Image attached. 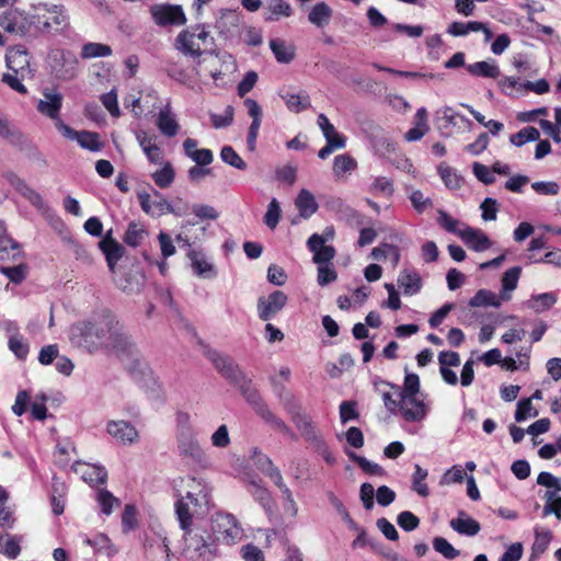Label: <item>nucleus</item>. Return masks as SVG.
Wrapping results in <instances>:
<instances>
[{
  "mask_svg": "<svg viewBox=\"0 0 561 561\" xmlns=\"http://www.w3.org/2000/svg\"><path fill=\"white\" fill-rule=\"evenodd\" d=\"M113 320L114 316L102 314L73 323L69 329L70 342L89 353L104 348Z\"/></svg>",
  "mask_w": 561,
  "mask_h": 561,
  "instance_id": "f257e3e1",
  "label": "nucleus"
},
{
  "mask_svg": "<svg viewBox=\"0 0 561 561\" xmlns=\"http://www.w3.org/2000/svg\"><path fill=\"white\" fill-rule=\"evenodd\" d=\"M272 382L279 401L290 415L295 426L300 431L302 437L314 445H323L322 436L312 422L311 416L304 410L300 401L284 385L277 383L274 379H272Z\"/></svg>",
  "mask_w": 561,
  "mask_h": 561,
  "instance_id": "f03ea898",
  "label": "nucleus"
},
{
  "mask_svg": "<svg viewBox=\"0 0 561 561\" xmlns=\"http://www.w3.org/2000/svg\"><path fill=\"white\" fill-rule=\"evenodd\" d=\"M272 382L279 401L290 415L295 426L300 431L302 437L314 445H323L322 436L312 422L311 416L304 410L300 401L284 385L277 383L274 379H272Z\"/></svg>",
  "mask_w": 561,
  "mask_h": 561,
  "instance_id": "7ed1b4c3",
  "label": "nucleus"
},
{
  "mask_svg": "<svg viewBox=\"0 0 561 561\" xmlns=\"http://www.w3.org/2000/svg\"><path fill=\"white\" fill-rule=\"evenodd\" d=\"M272 382L279 401L290 415L295 426L300 431L302 437L314 445H323L322 436L312 422L311 416L304 410L300 401L284 385L277 383L274 379H272Z\"/></svg>",
  "mask_w": 561,
  "mask_h": 561,
  "instance_id": "20e7f679",
  "label": "nucleus"
},
{
  "mask_svg": "<svg viewBox=\"0 0 561 561\" xmlns=\"http://www.w3.org/2000/svg\"><path fill=\"white\" fill-rule=\"evenodd\" d=\"M232 385L237 386L245 399V401L252 407L255 413L275 431L287 435L291 438H296L295 433L291 428L275 413L271 411L265 401L261 398L259 391L252 385V380L243 374L241 378L234 381Z\"/></svg>",
  "mask_w": 561,
  "mask_h": 561,
  "instance_id": "39448f33",
  "label": "nucleus"
},
{
  "mask_svg": "<svg viewBox=\"0 0 561 561\" xmlns=\"http://www.w3.org/2000/svg\"><path fill=\"white\" fill-rule=\"evenodd\" d=\"M5 64L9 72L2 75L1 81L15 92L26 94L23 81L33 78L27 50L22 46L10 47L5 54Z\"/></svg>",
  "mask_w": 561,
  "mask_h": 561,
  "instance_id": "423d86ee",
  "label": "nucleus"
},
{
  "mask_svg": "<svg viewBox=\"0 0 561 561\" xmlns=\"http://www.w3.org/2000/svg\"><path fill=\"white\" fill-rule=\"evenodd\" d=\"M35 35L61 34L70 26L67 9L62 4L38 2L33 4Z\"/></svg>",
  "mask_w": 561,
  "mask_h": 561,
  "instance_id": "0eeeda50",
  "label": "nucleus"
},
{
  "mask_svg": "<svg viewBox=\"0 0 561 561\" xmlns=\"http://www.w3.org/2000/svg\"><path fill=\"white\" fill-rule=\"evenodd\" d=\"M183 545L182 556L191 561H210L216 554V543L207 529L193 526L182 529Z\"/></svg>",
  "mask_w": 561,
  "mask_h": 561,
  "instance_id": "6e6552de",
  "label": "nucleus"
},
{
  "mask_svg": "<svg viewBox=\"0 0 561 561\" xmlns=\"http://www.w3.org/2000/svg\"><path fill=\"white\" fill-rule=\"evenodd\" d=\"M211 44L213 37L202 24L181 31L174 41L175 49L194 59L199 58Z\"/></svg>",
  "mask_w": 561,
  "mask_h": 561,
  "instance_id": "1a4fd4ad",
  "label": "nucleus"
},
{
  "mask_svg": "<svg viewBox=\"0 0 561 561\" xmlns=\"http://www.w3.org/2000/svg\"><path fill=\"white\" fill-rule=\"evenodd\" d=\"M176 442L180 454L194 460H202L205 456L201 447L187 413L181 412L176 416Z\"/></svg>",
  "mask_w": 561,
  "mask_h": 561,
  "instance_id": "9d476101",
  "label": "nucleus"
},
{
  "mask_svg": "<svg viewBox=\"0 0 561 561\" xmlns=\"http://www.w3.org/2000/svg\"><path fill=\"white\" fill-rule=\"evenodd\" d=\"M47 65L50 73L58 80H73L79 72V60L77 56L68 49L54 48L47 55Z\"/></svg>",
  "mask_w": 561,
  "mask_h": 561,
  "instance_id": "9b49d317",
  "label": "nucleus"
},
{
  "mask_svg": "<svg viewBox=\"0 0 561 561\" xmlns=\"http://www.w3.org/2000/svg\"><path fill=\"white\" fill-rule=\"evenodd\" d=\"M104 348L114 352L122 358L133 357L137 353L136 345L131 341L124 325L115 317Z\"/></svg>",
  "mask_w": 561,
  "mask_h": 561,
  "instance_id": "f8f14e48",
  "label": "nucleus"
},
{
  "mask_svg": "<svg viewBox=\"0 0 561 561\" xmlns=\"http://www.w3.org/2000/svg\"><path fill=\"white\" fill-rule=\"evenodd\" d=\"M213 530L217 539L226 545H234L243 538V529L231 514H218L214 519Z\"/></svg>",
  "mask_w": 561,
  "mask_h": 561,
  "instance_id": "ddd939ff",
  "label": "nucleus"
},
{
  "mask_svg": "<svg viewBox=\"0 0 561 561\" xmlns=\"http://www.w3.org/2000/svg\"><path fill=\"white\" fill-rule=\"evenodd\" d=\"M399 398L398 411L408 422L422 421L427 414L423 394H396Z\"/></svg>",
  "mask_w": 561,
  "mask_h": 561,
  "instance_id": "4468645a",
  "label": "nucleus"
},
{
  "mask_svg": "<svg viewBox=\"0 0 561 561\" xmlns=\"http://www.w3.org/2000/svg\"><path fill=\"white\" fill-rule=\"evenodd\" d=\"M204 354L211 362L216 370L231 383L244 374L239 365L228 355H224L213 348H206Z\"/></svg>",
  "mask_w": 561,
  "mask_h": 561,
  "instance_id": "2eb2a0df",
  "label": "nucleus"
},
{
  "mask_svg": "<svg viewBox=\"0 0 561 561\" xmlns=\"http://www.w3.org/2000/svg\"><path fill=\"white\" fill-rule=\"evenodd\" d=\"M151 16L159 26L184 25L186 16L179 4H154L150 8Z\"/></svg>",
  "mask_w": 561,
  "mask_h": 561,
  "instance_id": "dca6fc26",
  "label": "nucleus"
},
{
  "mask_svg": "<svg viewBox=\"0 0 561 561\" xmlns=\"http://www.w3.org/2000/svg\"><path fill=\"white\" fill-rule=\"evenodd\" d=\"M154 196L157 199L153 201L150 194L146 192L138 193L140 207L146 214L152 217H160L164 214L182 215L158 191H154Z\"/></svg>",
  "mask_w": 561,
  "mask_h": 561,
  "instance_id": "f3484780",
  "label": "nucleus"
},
{
  "mask_svg": "<svg viewBox=\"0 0 561 561\" xmlns=\"http://www.w3.org/2000/svg\"><path fill=\"white\" fill-rule=\"evenodd\" d=\"M287 301V295L280 290L273 291L267 298H259L257 312L260 319L263 321L270 320L286 306Z\"/></svg>",
  "mask_w": 561,
  "mask_h": 561,
  "instance_id": "a211bd4d",
  "label": "nucleus"
},
{
  "mask_svg": "<svg viewBox=\"0 0 561 561\" xmlns=\"http://www.w3.org/2000/svg\"><path fill=\"white\" fill-rule=\"evenodd\" d=\"M198 505V499L193 492H187L185 496H181L176 501L175 514L181 529L193 527V516Z\"/></svg>",
  "mask_w": 561,
  "mask_h": 561,
  "instance_id": "6ab92c4d",
  "label": "nucleus"
},
{
  "mask_svg": "<svg viewBox=\"0 0 561 561\" xmlns=\"http://www.w3.org/2000/svg\"><path fill=\"white\" fill-rule=\"evenodd\" d=\"M61 106L62 94L57 90L45 89L43 91V99L37 102L36 110L42 115L55 121L60 117Z\"/></svg>",
  "mask_w": 561,
  "mask_h": 561,
  "instance_id": "aec40b11",
  "label": "nucleus"
},
{
  "mask_svg": "<svg viewBox=\"0 0 561 561\" xmlns=\"http://www.w3.org/2000/svg\"><path fill=\"white\" fill-rule=\"evenodd\" d=\"M327 238L319 233H313L307 241L309 250L313 253V262L318 265L331 264L335 256V249L332 245H325Z\"/></svg>",
  "mask_w": 561,
  "mask_h": 561,
  "instance_id": "412c9836",
  "label": "nucleus"
},
{
  "mask_svg": "<svg viewBox=\"0 0 561 561\" xmlns=\"http://www.w3.org/2000/svg\"><path fill=\"white\" fill-rule=\"evenodd\" d=\"M459 238L476 252H483L492 247V241L481 229L467 225H462Z\"/></svg>",
  "mask_w": 561,
  "mask_h": 561,
  "instance_id": "4be33fe9",
  "label": "nucleus"
},
{
  "mask_svg": "<svg viewBox=\"0 0 561 561\" xmlns=\"http://www.w3.org/2000/svg\"><path fill=\"white\" fill-rule=\"evenodd\" d=\"M99 245L105 255L110 271L114 273L117 262L125 254L124 247L111 237V231L100 241Z\"/></svg>",
  "mask_w": 561,
  "mask_h": 561,
  "instance_id": "5701e85b",
  "label": "nucleus"
},
{
  "mask_svg": "<svg viewBox=\"0 0 561 561\" xmlns=\"http://www.w3.org/2000/svg\"><path fill=\"white\" fill-rule=\"evenodd\" d=\"M107 433L124 445L133 444L138 439L137 430L126 421L108 422Z\"/></svg>",
  "mask_w": 561,
  "mask_h": 561,
  "instance_id": "b1692460",
  "label": "nucleus"
},
{
  "mask_svg": "<svg viewBox=\"0 0 561 561\" xmlns=\"http://www.w3.org/2000/svg\"><path fill=\"white\" fill-rule=\"evenodd\" d=\"M244 106L248 110L249 116L252 118V123L249 127L247 142L249 148L253 150L255 148L256 138L262 122V107L255 100L250 98L244 100Z\"/></svg>",
  "mask_w": 561,
  "mask_h": 561,
  "instance_id": "393cba45",
  "label": "nucleus"
},
{
  "mask_svg": "<svg viewBox=\"0 0 561 561\" xmlns=\"http://www.w3.org/2000/svg\"><path fill=\"white\" fill-rule=\"evenodd\" d=\"M187 256L195 275L205 279H213L217 276L216 266L202 252L193 250Z\"/></svg>",
  "mask_w": 561,
  "mask_h": 561,
  "instance_id": "a878e982",
  "label": "nucleus"
},
{
  "mask_svg": "<svg viewBox=\"0 0 561 561\" xmlns=\"http://www.w3.org/2000/svg\"><path fill=\"white\" fill-rule=\"evenodd\" d=\"M73 470L76 473L80 474L83 481L90 484H103L107 478V472L103 467L85 462H76Z\"/></svg>",
  "mask_w": 561,
  "mask_h": 561,
  "instance_id": "bb28decb",
  "label": "nucleus"
},
{
  "mask_svg": "<svg viewBox=\"0 0 561 561\" xmlns=\"http://www.w3.org/2000/svg\"><path fill=\"white\" fill-rule=\"evenodd\" d=\"M34 10L33 4L31 5L28 11H20L15 10V25L13 34L24 37V36H33L35 35V22H34Z\"/></svg>",
  "mask_w": 561,
  "mask_h": 561,
  "instance_id": "cd10ccee",
  "label": "nucleus"
},
{
  "mask_svg": "<svg viewBox=\"0 0 561 561\" xmlns=\"http://www.w3.org/2000/svg\"><path fill=\"white\" fill-rule=\"evenodd\" d=\"M449 526L456 533L469 537L476 536L481 529L480 524L463 511H460L458 516L449 522Z\"/></svg>",
  "mask_w": 561,
  "mask_h": 561,
  "instance_id": "c85d7f7f",
  "label": "nucleus"
},
{
  "mask_svg": "<svg viewBox=\"0 0 561 561\" xmlns=\"http://www.w3.org/2000/svg\"><path fill=\"white\" fill-rule=\"evenodd\" d=\"M156 124L160 133L167 137H174L180 129L176 117L169 105L158 113Z\"/></svg>",
  "mask_w": 561,
  "mask_h": 561,
  "instance_id": "c756f323",
  "label": "nucleus"
},
{
  "mask_svg": "<svg viewBox=\"0 0 561 561\" xmlns=\"http://www.w3.org/2000/svg\"><path fill=\"white\" fill-rule=\"evenodd\" d=\"M295 206L304 219L310 218L318 210V203L313 194L302 188L295 199Z\"/></svg>",
  "mask_w": 561,
  "mask_h": 561,
  "instance_id": "7c9ffc66",
  "label": "nucleus"
},
{
  "mask_svg": "<svg viewBox=\"0 0 561 561\" xmlns=\"http://www.w3.org/2000/svg\"><path fill=\"white\" fill-rule=\"evenodd\" d=\"M398 285L407 296L417 294L422 288V278L415 271L404 270L398 276Z\"/></svg>",
  "mask_w": 561,
  "mask_h": 561,
  "instance_id": "2f4dec72",
  "label": "nucleus"
},
{
  "mask_svg": "<svg viewBox=\"0 0 561 561\" xmlns=\"http://www.w3.org/2000/svg\"><path fill=\"white\" fill-rule=\"evenodd\" d=\"M20 255V245L7 236L4 222L0 220V261L15 260Z\"/></svg>",
  "mask_w": 561,
  "mask_h": 561,
  "instance_id": "473e14b6",
  "label": "nucleus"
},
{
  "mask_svg": "<svg viewBox=\"0 0 561 561\" xmlns=\"http://www.w3.org/2000/svg\"><path fill=\"white\" fill-rule=\"evenodd\" d=\"M557 300V294L552 291L537 294L533 295L528 300H526L525 306L536 313H541L551 309L556 305Z\"/></svg>",
  "mask_w": 561,
  "mask_h": 561,
  "instance_id": "72a5a7b5",
  "label": "nucleus"
},
{
  "mask_svg": "<svg viewBox=\"0 0 561 561\" xmlns=\"http://www.w3.org/2000/svg\"><path fill=\"white\" fill-rule=\"evenodd\" d=\"M285 101L287 108L294 113H300L311 106L310 98L306 91L298 93L285 92L280 94Z\"/></svg>",
  "mask_w": 561,
  "mask_h": 561,
  "instance_id": "f704fd0d",
  "label": "nucleus"
},
{
  "mask_svg": "<svg viewBox=\"0 0 561 561\" xmlns=\"http://www.w3.org/2000/svg\"><path fill=\"white\" fill-rule=\"evenodd\" d=\"M270 48L280 64H289L295 58V46L280 38L271 39Z\"/></svg>",
  "mask_w": 561,
  "mask_h": 561,
  "instance_id": "c9c22d12",
  "label": "nucleus"
},
{
  "mask_svg": "<svg viewBox=\"0 0 561 561\" xmlns=\"http://www.w3.org/2000/svg\"><path fill=\"white\" fill-rule=\"evenodd\" d=\"M427 130V111L426 108L421 107L415 114V126L405 133L404 138L408 141H416L420 140Z\"/></svg>",
  "mask_w": 561,
  "mask_h": 561,
  "instance_id": "e433bc0d",
  "label": "nucleus"
},
{
  "mask_svg": "<svg viewBox=\"0 0 561 561\" xmlns=\"http://www.w3.org/2000/svg\"><path fill=\"white\" fill-rule=\"evenodd\" d=\"M522 274V267L514 266L508 268L502 277V300H510L512 298V291L516 289L518 279Z\"/></svg>",
  "mask_w": 561,
  "mask_h": 561,
  "instance_id": "4c0bfd02",
  "label": "nucleus"
},
{
  "mask_svg": "<svg viewBox=\"0 0 561 561\" xmlns=\"http://www.w3.org/2000/svg\"><path fill=\"white\" fill-rule=\"evenodd\" d=\"M252 461L254 466L272 481L274 480V474L280 476L279 469L273 463L272 459L257 448L253 450Z\"/></svg>",
  "mask_w": 561,
  "mask_h": 561,
  "instance_id": "58836bf2",
  "label": "nucleus"
},
{
  "mask_svg": "<svg viewBox=\"0 0 561 561\" xmlns=\"http://www.w3.org/2000/svg\"><path fill=\"white\" fill-rule=\"evenodd\" d=\"M333 11L325 2H319L312 7L308 14L311 24L323 27L330 23Z\"/></svg>",
  "mask_w": 561,
  "mask_h": 561,
  "instance_id": "ea45409f",
  "label": "nucleus"
},
{
  "mask_svg": "<svg viewBox=\"0 0 561 561\" xmlns=\"http://www.w3.org/2000/svg\"><path fill=\"white\" fill-rule=\"evenodd\" d=\"M391 386L394 385L383 380H376L374 382L375 390L381 396L387 411L396 413L400 403L399 398L394 399L393 393L390 392Z\"/></svg>",
  "mask_w": 561,
  "mask_h": 561,
  "instance_id": "a19ab883",
  "label": "nucleus"
},
{
  "mask_svg": "<svg viewBox=\"0 0 561 561\" xmlns=\"http://www.w3.org/2000/svg\"><path fill=\"white\" fill-rule=\"evenodd\" d=\"M112 55V48L110 45L102 43L89 42L82 45L81 47V58L82 59H93L101 57H108Z\"/></svg>",
  "mask_w": 561,
  "mask_h": 561,
  "instance_id": "79ce46f5",
  "label": "nucleus"
},
{
  "mask_svg": "<svg viewBox=\"0 0 561 561\" xmlns=\"http://www.w3.org/2000/svg\"><path fill=\"white\" fill-rule=\"evenodd\" d=\"M266 9L271 14L265 16V21H276L280 16L288 18L293 13L290 4L285 0H266Z\"/></svg>",
  "mask_w": 561,
  "mask_h": 561,
  "instance_id": "37998d69",
  "label": "nucleus"
},
{
  "mask_svg": "<svg viewBox=\"0 0 561 561\" xmlns=\"http://www.w3.org/2000/svg\"><path fill=\"white\" fill-rule=\"evenodd\" d=\"M21 552L20 539L8 533L0 534V553L10 559H15Z\"/></svg>",
  "mask_w": 561,
  "mask_h": 561,
  "instance_id": "c03bdc74",
  "label": "nucleus"
},
{
  "mask_svg": "<svg viewBox=\"0 0 561 561\" xmlns=\"http://www.w3.org/2000/svg\"><path fill=\"white\" fill-rule=\"evenodd\" d=\"M467 70L477 77L483 78H497L500 75V69L494 62L489 61H478L474 64H470L467 66Z\"/></svg>",
  "mask_w": 561,
  "mask_h": 561,
  "instance_id": "a18cd8bd",
  "label": "nucleus"
},
{
  "mask_svg": "<svg viewBox=\"0 0 561 561\" xmlns=\"http://www.w3.org/2000/svg\"><path fill=\"white\" fill-rule=\"evenodd\" d=\"M470 307H486L492 306L499 308L501 306V299L491 290L480 289L469 300Z\"/></svg>",
  "mask_w": 561,
  "mask_h": 561,
  "instance_id": "49530a36",
  "label": "nucleus"
},
{
  "mask_svg": "<svg viewBox=\"0 0 561 561\" xmlns=\"http://www.w3.org/2000/svg\"><path fill=\"white\" fill-rule=\"evenodd\" d=\"M357 168L356 160L348 153L337 154L333 161V173L340 178L347 172H352Z\"/></svg>",
  "mask_w": 561,
  "mask_h": 561,
  "instance_id": "de8ad7c7",
  "label": "nucleus"
},
{
  "mask_svg": "<svg viewBox=\"0 0 561 561\" xmlns=\"http://www.w3.org/2000/svg\"><path fill=\"white\" fill-rule=\"evenodd\" d=\"M76 140L82 148L92 152H98L103 147L99 134L93 131L81 130L78 133Z\"/></svg>",
  "mask_w": 561,
  "mask_h": 561,
  "instance_id": "09e8293b",
  "label": "nucleus"
},
{
  "mask_svg": "<svg viewBox=\"0 0 561 561\" xmlns=\"http://www.w3.org/2000/svg\"><path fill=\"white\" fill-rule=\"evenodd\" d=\"M9 493L0 485V526L3 528H12L14 525L13 512L7 505Z\"/></svg>",
  "mask_w": 561,
  "mask_h": 561,
  "instance_id": "8fccbe9b",
  "label": "nucleus"
},
{
  "mask_svg": "<svg viewBox=\"0 0 561 561\" xmlns=\"http://www.w3.org/2000/svg\"><path fill=\"white\" fill-rule=\"evenodd\" d=\"M394 394H422L420 391V378L416 374L407 373L403 387L391 386Z\"/></svg>",
  "mask_w": 561,
  "mask_h": 561,
  "instance_id": "3c124183",
  "label": "nucleus"
},
{
  "mask_svg": "<svg viewBox=\"0 0 561 561\" xmlns=\"http://www.w3.org/2000/svg\"><path fill=\"white\" fill-rule=\"evenodd\" d=\"M175 178V172L170 162H164L163 167L152 173V179L157 186L160 188H167L169 187Z\"/></svg>",
  "mask_w": 561,
  "mask_h": 561,
  "instance_id": "603ef678",
  "label": "nucleus"
},
{
  "mask_svg": "<svg viewBox=\"0 0 561 561\" xmlns=\"http://www.w3.org/2000/svg\"><path fill=\"white\" fill-rule=\"evenodd\" d=\"M540 137V133L533 126L524 127L518 133L511 136L512 145L522 147L529 141H536Z\"/></svg>",
  "mask_w": 561,
  "mask_h": 561,
  "instance_id": "864d4df0",
  "label": "nucleus"
},
{
  "mask_svg": "<svg viewBox=\"0 0 561 561\" xmlns=\"http://www.w3.org/2000/svg\"><path fill=\"white\" fill-rule=\"evenodd\" d=\"M414 473L412 477V489L421 496L426 497L430 494L427 484L424 482L427 477V470L423 469L420 465L414 466Z\"/></svg>",
  "mask_w": 561,
  "mask_h": 561,
  "instance_id": "5fc2aeb1",
  "label": "nucleus"
},
{
  "mask_svg": "<svg viewBox=\"0 0 561 561\" xmlns=\"http://www.w3.org/2000/svg\"><path fill=\"white\" fill-rule=\"evenodd\" d=\"M146 234L147 231L144 229V227L133 221L128 225L124 241L128 245L136 248L141 243Z\"/></svg>",
  "mask_w": 561,
  "mask_h": 561,
  "instance_id": "6e6d98bb",
  "label": "nucleus"
},
{
  "mask_svg": "<svg viewBox=\"0 0 561 561\" xmlns=\"http://www.w3.org/2000/svg\"><path fill=\"white\" fill-rule=\"evenodd\" d=\"M317 122L327 142H329V140L334 142L341 139H346L345 136L335 130V127L330 123L329 118L324 114H319Z\"/></svg>",
  "mask_w": 561,
  "mask_h": 561,
  "instance_id": "4d7b16f0",
  "label": "nucleus"
},
{
  "mask_svg": "<svg viewBox=\"0 0 561 561\" xmlns=\"http://www.w3.org/2000/svg\"><path fill=\"white\" fill-rule=\"evenodd\" d=\"M8 346L19 359H25L30 351L28 343L22 335H10Z\"/></svg>",
  "mask_w": 561,
  "mask_h": 561,
  "instance_id": "13d9d810",
  "label": "nucleus"
},
{
  "mask_svg": "<svg viewBox=\"0 0 561 561\" xmlns=\"http://www.w3.org/2000/svg\"><path fill=\"white\" fill-rule=\"evenodd\" d=\"M370 192L376 196L390 197L393 194V183L386 176H378L373 181Z\"/></svg>",
  "mask_w": 561,
  "mask_h": 561,
  "instance_id": "bf43d9fd",
  "label": "nucleus"
},
{
  "mask_svg": "<svg viewBox=\"0 0 561 561\" xmlns=\"http://www.w3.org/2000/svg\"><path fill=\"white\" fill-rule=\"evenodd\" d=\"M220 158L222 161L238 170H244L247 168V163L237 153V151L231 146H225L221 148Z\"/></svg>",
  "mask_w": 561,
  "mask_h": 561,
  "instance_id": "052dcab7",
  "label": "nucleus"
},
{
  "mask_svg": "<svg viewBox=\"0 0 561 561\" xmlns=\"http://www.w3.org/2000/svg\"><path fill=\"white\" fill-rule=\"evenodd\" d=\"M350 457L360 467L363 471L371 476L382 477L385 474V470L381 466L376 462H373L365 457L358 456L354 453L350 454Z\"/></svg>",
  "mask_w": 561,
  "mask_h": 561,
  "instance_id": "680f3d73",
  "label": "nucleus"
},
{
  "mask_svg": "<svg viewBox=\"0 0 561 561\" xmlns=\"http://www.w3.org/2000/svg\"><path fill=\"white\" fill-rule=\"evenodd\" d=\"M280 213L282 210L278 201L276 198H272L264 215V224L270 229H275L279 222Z\"/></svg>",
  "mask_w": 561,
  "mask_h": 561,
  "instance_id": "e2e57ef3",
  "label": "nucleus"
},
{
  "mask_svg": "<svg viewBox=\"0 0 561 561\" xmlns=\"http://www.w3.org/2000/svg\"><path fill=\"white\" fill-rule=\"evenodd\" d=\"M438 225L444 228L446 231L450 233H455L459 237V232L462 228V222H459L458 220L454 219L451 216H449L445 210H438V217H437Z\"/></svg>",
  "mask_w": 561,
  "mask_h": 561,
  "instance_id": "0e129e2a",
  "label": "nucleus"
},
{
  "mask_svg": "<svg viewBox=\"0 0 561 561\" xmlns=\"http://www.w3.org/2000/svg\"><path fill=\"white\" fill-rule=\"evenodd\" d=\"M531 188L543 196H556L560 192V185L556 181H536L531 183Z\"/></svg>",
  "mask_w": 561,
  "mask_h": 561,
  "instance_id": "69168bd1",
  "label": "nucleus"
},
{
  "mask_svg": "<svg viewBox=\"0 0 561 561\" xmlns=\"http://www.w3.org/2000/svg\"><path fill=\"white\" fill-rule=\"evenodd\" d=\"M249 491L254 496V499L260 502L261 505L267 507L271 505L272 499L271 494L266 488H264L261 483L256 481H251L249 484Z\"/></svg>",
  "mask_w": 561,
  "mask_h": 561,
  "instance_id": "338daca9",
  "label": "nucleus"
},
{
  "mask_svg": "<svg viewBox=\"0 0 561 561\" xmlns=\"http://www.w3.org/2000/svg\"><path fill=\"white\" fill-rule=\"evenodd\" d=\"M98 502L101 506L102 513L110 515L114 505H118L119 501L107 490H100L98 493Z\"/></svg>",
  "mask_w": 561,
  "mask_h": 561,
  "instance_id": "774afa93",
  "label": "nucleus"
}]
</instances>
